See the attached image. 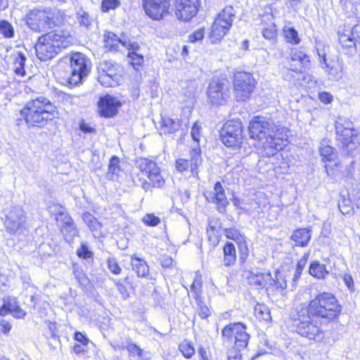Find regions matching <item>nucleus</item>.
<instances>
[{"label":"nucleus","mask_w":360,"mask_h":360,"mask_svg":"<svg viewBox=\"0 0 360 360\" xmlns=\"http://www.w3.org/2000/svg\"><path fill=\"white\" fill-rule=\"evenodd\" d=\"M255 316L260 321L269 322L271 320L270 310L264 304H257L255 307Z\"/></svg>","instance_id":"nucleus-38"},{"label":"nucleus","mask_w":360,"mask_h":360,"mask_svg":"<svg viewBox=\"0 0 360 360\" xmlns=\"http://www.w3.org/2000/svg\"><path fill=\"white\" fill-rule=\"evenodd\" d=\"M305 308L311 316L319 321L320 324L334 321L342 311V306L338 300L329 292L316 294Z\"/></svg>","instance_id":"nucleus-2"},{"label":"nucleus","mask_w":360,"mask_h":360,"mask_svg":"<svg viewBox=\"0 0 360 360\" xmlns=\"http://www.w3.org/2000/svg\"><path fill=\"white\" fill-rule=\"evenodd\" d=\"M0 34L4 37L12 38L14 36V28L7 20H0Z\"/></svg>","instance_id":"nucleus-47"},{"label":"nucleus","mask_w":360,"mask_h":360,"mask_svg":"<svg viewBox=\"0 0 360 360\" xmlns=\"http://www.w3.org/2000/svg\"><path fill=\"white\" fill-rule=\"evenodd\" d=\"M195 300L196 302L199 316L202 319L208 318L211 315L210 309L205 304L202 297H199L198 299Z\"/></svg>","instance_id":"nucleus-45"},{"label":"nucleus","mask_w":360,"mask_h":360,"mask_svg":"<svg viewBox=\"0 0 360 360\" xmlns=\"http://www.w3.org/2000/svg\"><path fill=\"white\" fill-rule=\"evenodd\" d=\"M120 171V158L117 155H112L110 159L108 167L107 179L111 181L116 180Z\"/></svg>","instance_id":"nucleus-32"},{"label":"nucleus","mask_w":360,"mask_h":360,"mask_svg":"<svg viewBox=\"0 0 360 360\" xmlns=\"http://www.w3.org/2000/svg\"><path fill=\"white\" fill-rule=\"evenodd\" d=\"M207 95L212 105H224L230 98L229 83L219 79H212L209 84Z\"/></svg>","instance_id":"nucleus-12"},{"label":"nucleus","mask_w":360,"mask_h":360,"mask_svg":"<svg viewBox=\"0 0 360 360\" xmlns=\"http://www.w3.org/2000/svg\"><path fill=\"white\" fill-rule=\"evenodd\" d=\"M223 264L232 266L236 262V250L233 243L227 241L223 248Z\"/></svg>","instance_id":"nucleus-29"},{"label":"nucleus","mask_w":360,"mask_h":360,"mask_svg":"<svg viewBox=\"0 0 360 360\" xmlns=\"http://www.w3.org/2000/svg\"><path fill=\"white\" fill-rule=\"evenodd\" d=\"M143 223L148 226H156L160 224V219L154 214H146L142 219Z\"/></svg>","instance_id":"nucleus-50"},{"label":"nucleus","mask_w":360,"mask_h":360,"mask_svg":"<svg viewBox=\"0 0 360 360\" xmlns=\"http://www.w3.org/2000/svg\"><path fill=\"white\" fill-rule=\"evenodd\" d=\"M77 255L79 257L86 259L93 257V252L89 250L88 245L83 243L77 250Z\"/></svg>","instance_id":"nucleus-52"},{"label":"nucleus","mask_w":360,"mask_h":360,"mask_svg":"<svg viewBox=\"0 0 360 360\" xmlns=\"http://www.w3.org/2000/svg\"><path fill=\"white\" fill-rule=\"evenodd\" d=\"M224 233L225 236L231 240H235L237 243L244 241V236L235 228L224 229Z\"/></svg>","instance_id":"nucleus-48"},{"label":"nucleus","mask_w":360,"mask_h":360,"mask_svg":"<svg viewBox=\"0 0 360 360\" xmlns=\"http://www.w3.org/2000/svg\"><path fill=\"white\" fill-rule=\"evenodd\" d=\"M71 76L69 78L70 84H77L86 77L89 69L86 64V58L81 53L73 54L71 58Z\"/></svg>","instance_id":"nucleus-17"},{"label":"nucleus","mask_w":360,"mask_h":360,"mask_svg":"<svg viewBox=\"0 0 360 360\" xmlns=\"http://www.w3.org/2000/svg\"><path fill=\"white\" fill-rule=\"evenodd\" d=\"M120 5L119 0H103L101 9L103 12H108L110 9H115Z\"/></svg>","instance_id":"nucleus-53"},{"label":"nucleus","mask_w":360,"mask_h":360,"mask_svg":"<svg viewBox=\"0 0 360 360\" xmlns=\"http://www.w3.org/2000/svg\"><path fill=\"white\" fill-rule=\"evenodd\" d=\"M72 273L77 282L81 285H84L88 283V278L84 274L82 268L79 265L75 264L72 266Z\"/></svg>","instance_id":"nucleus-44"},{"label":"nucleus","mask_w":360,"mask_h":360,"mask_svg":"<svg viewBox=\"0 0 360 360\" xmlns=\"http://www.w3.org/2000/svg\"><path fill=\"white\" fill-rule=\"evenodd\" d=\"M311 227L297 229L290 236V240L294 241L297 246L307 247L311 238Z\"/></svg>","instance_id":"nucleus-23"},{"label":"nucleus","mask_w":360,"mask_h":360,"mask_svg":"<svg viewBox=\"0 0 360 360\" xmlns=\"http://www.w3.org/2000/svg\"><path fill=\"white\" fill-rule=\"evenodd\" d=\"M190 156V159H177L175 162V168L180 173L191 171L193 177L199 179V167L202 162L200 148L199 147L193 148Z\"/></svg>","instance_id":"nucleus-15"},{"label":"nucleus","mask_w":360,"mask_h":360,"mask_svg":"<svg viewBox=\"0 0 360 360\" xmlns=\"http://www.w3.org/2000/svg\"><path fill=\"white\" fill-rule=\"evenodd\" d=\"M201 127L198 122H195L191 131L192 139L194 141L199 143L201 136L200 134Z\"/></svg>","instance_id":"nucleus-60"},{"label":"nucleus","mask_w":360,"mask_h":360,"mask_svg":"<svg viewBox=\"0 0 360 360\" xmlns=\"http://www.w3.org/2000/svg\"><path fill=\"white\" fill-rule=\"evenodd\" d=\"M181 121L179 119L162 117L160 128V134H171L179 129Z\"/></svg>","instance_id":"nucleus-27"},{"label":"nucleus","mask_w":360,"mask_h":360,"mask_svg":"<svg viewBox=\"0 0 360 360\" xmlns=\"http://www.w3.org/2000/svg\"><path fill=\"white\" fill-rule=\"evenodd\" d=\"M2 217L6 230L11 234L16 233L24 225L26 216L20 206H13L9 209H4Z\"/></svg>","instance_id":"nucleus-11"},{"label":"nucleus","mask_w":360,"mask_h":360,"mask_svg":"<svg viewBox=\"0 0 360 360\" xmlns=\"http://www.w3.org/2000/svg\"><path fill=\"white\" fill-rule=\"evenodd\" d=\"M60 231L64 236V239L68 243H71L74 238L78 235V231L74 222L66 225H61Z\"/></svg>","instance_id":"nucleus-37"},{"label":"nucleus","mask_w":360,"mask_h":360,"mask_svg":"<svg viewBox=\"0 0 360 360\" xmlns=\"http://www.w3.org/2000/svg\"><path fill=\"white\" fill-rule=\"evenodd\" d=\"M104 40L105 46L110 51H117L119 44L122 45V41L124 39L118 37L115 33L112 32H108L104 35Z\"/></svg>","instance_id":"nucleus-35"},{"label":"nucleus","mask_w":360,"mask_h":360,"mask_svg":"<svg viewBox=\"0 0 360 360\" xmlns=\"http://www.w3.org/2000/svg\"><path fill=\"white\" fill-rule=\"evenodd\" d=\"M56 219L58 221H61L63 223L62 225H66L74 222L72 217L68 214L65 212H59L56 217Z\"/></svg>","instance_id":"nucleus-62"},{"label":"nucleus","mask_w":360,"mask_h":360,"mask_svg":"<svg viewBox=\"0 0 360 360\" xmlns=\"http://www.w3.org/2000/svg\"><path fill=\"white\" fill-rule=\"evenodd\" d=\"M179 349L186 359L191 358L195 353V349L193 345L187 340H184L179 344Z\"/></svg>","instance_id":"nucleus-46"},{"label":"nucleus","mask_w":360,"mask_h":360,"mask_svg":"<svg viewBox=\"0 0 360 360\" xmlns=\"http://www.w3.org/2000/svg\"><path fill=\"white\" fill-rule=\"evenodd\" d=\"M65 15L54 8H37L30 10L26 15V24L32 31L45 32L63 24Z\"/></svg>","instance_id":"nucleus-6"},{"label":"nucleus","mask_w":360,"mask_h":360,"mask_svg":"<svg viewBox=\"0 0 360 360\" xmlns=\"http://www.w3.org/2000/svg\"><path fill=\"white\" fill-rule=\"evenodd\" d=\"M236 18V12L232 6H226L222 11H221L217 18L215 19L216 21L222 23L223 25L231 27L232 23Z\"/></svg>","instance_id":"nucleus-31"},{"label":"nucleus","mask_w":360,"mask_h":360,"mask_svg":"<svg viewBox=\"0 0 360 360\" xmlns=\"http://www.w3.org/2000/svg\"><path fill=\"white\" fill-rule=\"evenodd\" d=\"M72 43V37L68 31L54 30L39 37L35 44L37 58L41 61L53 58L63 49Z\"/></svg>","instance_id":"nucleus-3"},{"label":"nucleus","mask_w":360,"mask_h":360,"mask_svg":"<svg viewBox=\"0 0 360 360\" xmlns=\"http://www.w3.org/2000/svg\"><path fill=\"white\" fill-rule=\"evenodd\" d=\"M283 32L286 41L292 44H298L300 41V39L298 36L297 32L292 27L285 26L283 28Z\"/></svg>","instance_id":"nucleus-40"},{"label":"nucleus","mask_w":360,"mask_h":360,"mask_svg":"<svg viewBox=\"0 0 360 360\" xmlns=\"http://www.w3.org/2000/svg\"><path fill=\"white\" fill-rule=\"evenodd\" d=\"M75 339L77 342H80L83 346H86L89 342V340L86 337V334L81 332H76L75 333Z\"/></svg>","instance_id":"nucleus-64"},{"label":"nucleus","mask_w":360,"mask_h":360,"mask_svg":"<svg viewBox=\"0 0 360 360\" xmlns=\"http://www.w3.org/2000/svg\"><path fill=\"white\" fill-rule=\"evenodd\" d=\"M97 105L98 113L101 117L111 118L118 114L122 103L117 98L106 94L99 98Z\"/></svg>","instance_id":"nucleus-20"},{"label":"nucleus","mask_w":360,"mask_h":360,"mask_svg":"<svg viewBox=\"0 0 360 360\" xmlns=\"http://www.w3.org/2000/svg\"><path fill=\"white\" fill-rule=\"evenodd\" d=\"M230 27H227L218 21L214 20L210 33V39L212 43H217L229 32Z\"/></svg>","instance_id":"nucleus-30"},{"label":"nucleus","mask_w":360,"mask_h":360,"mask_svg":"<svg viewBox=\"0 0 360 360\" xmlns=\"http://www.w3.org/2000/svg\"><path fill=\"white\" fill-rule=\"evenodd\" d=\"M108 268L110 271L115 274L119 275L122 271V268L117 263V259L115 257H109L107 260Z\"/></svg>","instance_id":"nucleus-51"},{"label":"nucleus","mask_w":360,"mask_h":360,"mask_svg":"<svg viewBox=\"0 0 360 360\" xmlns=\"http://www.w3.org/2000/svg\"><path fill=\"white\" fill-rule=\"evenodd\" d=\"M136 165L147 176L153 187L162 188L165 185V180L160 167L154 160L146 158H139L136 160Z\"/></svg>","instance_id":"nucleus-10"},{"label":"nucleus","mask_w":360,"mask_h":360,"mask_svg":"<svg viewBox=\"0 0 360 360\" xmlns=\"http://www.w3.org/2000/svg\"><path fill=\"white\" fill-rule=\"evenodd\" d=\"M98 81L105 87L112 86L119 76V65L112 60H103L97 65Z\"/></svg>","instance_id":"nucleus-13"},{"label":"nucleus","mask_w":360,"mask_h":360,"mask_svg":"<svg viewBox=\"0 0 360 360\" xmlns=\"http://www.w3.org/2000/svg\"><path fill=\"white\" fill-rule=\"evenodd\" d=\"M330 140L323 139L320 143L319 153L323 162H331L337 157L336 150L330 144Z\"/></svg>","instance_id":"nucleus-28"},{"label":"nucleus","mask_w":360,"mask_h":360,"mask_svg":"<svg viewBox=\"0 0 360 360\" xmlns=\"http://www.w3.org/2000/svg\"><path fill=\"white\" fill-rule=\"evenodd\" d=\"M57 98L65 106H78L81 104V98L77 95H72L60 91L58 94Z\"/></svg>","instance_id":"nucleus-33"},{"label":"nucleus","mask_w":360,"mask_h":360,"mask_svg":"<svg viewBox=\"0 0 360 360\" xmlns=\"http://www.w3.org/2000/svg\"><path fill=\"white\" fill-rule=\"evenodd\" d=\"M290 58L292 61H297L300 65L297 68H308L310 65L309 57L302 51L295 49L292 50ZM297 68V66L295 67Z\"/></svg>","instance_id":"nucleus-36"},{"label":"nucleus","mask_w":360,"mask_h":360,"mask_svg":"<svg viewBox=\"0 0 360 360\" xmlns=\"http://www.w3.org/2000/svg\"><path fill=\"white\" fill-rule=\"evenodd\" d=\"M308 272L310 276L319 280H324L329 274L326 264H321L318 260H313L310 262Z\"/></svg>","instance_id":"nucleus-26"},{"label":"nucleus","mask_w":360,"mask_h":360,"mask_svg":"<svg viewBox=\"0 0 360 360\" xmlns=\"http://www.w3.org/2000/svg\"><path fill=\"white\" fill-rule=\"evenodd\" d=\"M202 278L200 275L196 274L193 281V283L191 286V290L193 293L194 299H198L199 297H202Z\"/></svg>","instance_id":"nucleus-42"},{"label":"nucleus","mask_w":360,"mask_h":360,"mask_svg":"<svg viewBox=\"0 0 360 360\" xmlns=\"http://www.w3.org/2000/svg\"><path fill=\"white\" fill-rule=\"evenodd\" d=\"M171 0H142L146 14L153 20H160L169 13Z\"/></svg>","instance_id":"nucleus-16"},{"label":"nucleus","mask_w":360,"mask_h":360,"mask_svg":"<svg viewBox=\"0 0 360 360\" xmlns=\"http://www.w3.org/2000/svg\"><path fill=\"white\" fill-rule=\"evenodd\" d=\"M77 20L80 26H83L87 29H89L93 22V19L89 16V13L83 9H79L77 12Z\"/></svg>","instance_id":"nucleus-41"},{"label":"nucleus","mask_w":360,"mask_h":360,"mask_svg":"<svg viewBox=\"0 0 360 360\" xmlns=\"http://www.w3.org/2000/svg\"><path fill=\"white\" fill-rule=\"evenodd\" d=\"M262 33L263 37L269 40H274L277 35L275 25L263 29Z\"/></svg>","instance_id":"nucleus-55"},{"label":"nucleus","mask_w":360,"mask_h":360,"mask_svg":"<svg viewBox=\"0 0 360 360\" xmlns=\"http://www.w3.org/2000/svg\"><path fill=\"white\" fill-rule=\"evenodd\" d=\"M323 60L324 66H322V68L325 69L330 80L339 81L342 79L343 75L342 64L338 59L328 62V59L323 56Z\"/></svg>","instance_id":"nucleus-22"},{"label":"nucleus","mask_w":360,"mask_h":360,"mask_svg":"<svg viewBox=\"0 0 360 360\" xmlns=\"http://www.w3.org/2000/svg\"><path fill=\"white\" fill-rule=\"evenodd\" d=\"M27 125L42 127L56 117L55 105L44 96L30 101L20 111Z\"/></svg>","instance_id":"nucleus-4"},{"label":"nucleus","mask_w":360,"mask_h":360,"mask_svg":"<svg viewBox=\"0 0 360 360\" xmlns=\"http://www.w3.org/2000/svg\"><path fill=\"white\" fill-rule=\"evenodd\" d=\"M127 57L129 58V63L132 65L134 69L139 70V67H141L143 63V56L135 51H129Z\"/></svg>","instance_id":"nucleus-43"},{"label":"nucleus","mask_w":360,"mask_h":360,"mask_svg":"<svg viewBox=\"0 0 360 360\" xmlns=\"http://www.w3.org/2000/svg\"><path fill=\"white\" fill-rule=\"evenodd\" d=\"M114 283L117 287V289L118 290L119 292L121 294L122 297L124 300L128 299L129 297V293L128 292L127 287L120 281L115 279L114 280Z\"/></svg>","instance_id":"nucleus-59"},{"label":"nucleus","mask_w":360,"mask_h":360,"mask_svg":"<svg viewBox=\"0 0 360 360\" xmlns=\"http://www.w3.org/2000/svg\"><path fill=\"white\" fill-rule=\"evenodd\" d=\"M204 195L208 202L217 205V210L219 213L224 214L226 212L229 202L220 181H217L213 190L205 192Z\"/></svg>","instance_id":"nucleus-18"},{"label":"nucleus","mask_w":360,"mask_h":360,"mask_svg":"<svg viewBox=\"0 0 360 360\" xmlns=\"http://www.w3.org/2000/svg\"><path fill=\"white\" fill-rule=\"evenodd\" d=\"M336 133L343 137L345 141L354 135L353 123L346 119L340 118L335 124Z\"/></svg>","instance_id":"nucleus-25"},{"label":"nucleus","mask_w":360,"mask_h":360,"mask_svg":"<svg viewBox=\"0 0 360 360\" xmlns=\"http://www.w3.org/2000/svg\"><path fill=\"white\" fill-rule=\"evenodd\" d=\"M242 133L241 122L236 120H229L220 130V139L226 147L237 148L242 143Z\"/></svg>","instance_id":"nucleus-8"},{"label":"nucleus","mask_w":360,"mask_h":360,"mask_svg":"<svg viewBox=\"0 0 360 360\" xmlns=\"http://www.w3.org/2000/svg\"><path fill=\"white\" fill-rule=\"evenodd\" d=\"M249 256V250L244 242L243 244H240L239 246V263L241 266L242 269H245L247 268L246 261Z\"/></svg>","instance_id":"nucleus-49"},{"label":"nucleus","mask_w":360,"mask_h":360,"mask_svg":"<svg viewBox=\"0 0 360 360\" xmlns=\"http://www.w3.org/2000/svg\"><path fill=\"white\" fill-rule=\"evenodd\" d=\"M11 313L17 319H22L26 315L25 311L15 302L13 304L11 302Z\"/></svg>","instance_id":"nucleus-56"},{"label":"nucleus","mask_w":360,"mask_h":360,"mask_svg":"<svg viewBox=\"0 0 360 360\" xmlns=\"http://www.w3.org/2000/svg\"><path fill=\"white\" fill-rule=\"evenodd\" d=\"M200 0H176L175 15L183 21H189L196 15Z\"/></svg>","instance_id":"nucleus-19"},{"label":"nucleus","mask_w":360,"mask_h":360,"mask_svg":"<svg viewBox=\"0 0 360 360\" xmlns=\"http://www.w3.org/2000/svg\"><path fill=\"white\" fill-rule=\"evenodd\" d=\"M127 349L129 353L132 354H136L139 356H141L143 352V350L139 347L131 342L128 344Z\"/></svg>","instance_id":"nucleus-63"},{"label":"nucleus","mask_w":360,"mask_h":360,"mask_svg":"<svg viewBox=\"0 0 360 360\" xmlns=\"http://www.w3.org/2000/svg\"><path fill=\"white\" fill-rule=\"evenodd\" d=\"M246 278L248 283L255 286L257 289L266 288L269 284V281H271V275L270 273L254 274L252 271H248Z\"/></svg>","instance_id":"nucleus-24"},{"label":"nucleus","mask_w":360,"mask_h":360,"mask_svg":"<svg viewBox=\"0 0 360 360\" xmlns=\"http://www.w3.org/2000/svg\"><path fill=\"white\" fill-rule=\"evenodd\" d=\"M248 129L250 138L258 141L264 156H274L288 143V130L276 126L269 117H253Z\"/></svg>","instance_id":"nucleus-1"},{"label":"nucleus","mask_w":360,"mask_h":360,"mask_svg":"<svg viewBox=\"0 0 360 360\" xmlns=\"http://www.w3.org/2000/svg\"><path fill=\"white\" fill-rule=\"evenodd\" d=\"M130 264L132 271L135 272L139 278H146L150 281H155L156 274L150 272L149 266L144 259L139 257L136 254L130 256Z\"/></svg>","instance_id":"nucleus-21"},{"label":"nucleus","mask_w":360,"mask_h":360,"mask_svg":"<svg viewBox=\"0 0 360 360\" xmlns=\"http://www.w3.org/2000/svg\"><path fill=\"white\" fill-rule=\"evenodd\" d=\"M256 81L252 74L238 72L233 76V89L238 101H245L253 92Z\"/></svg>","instance_id":"nucleus-9"},{"label":"nucleus","mask_w":360,"mask_h":360,"mask_svg":"<svg viewBox=\"0 0 360 360\" xmlns=\"http://www.w3.org/2000/svg\"><path fill=\"white\" fill-rule=\"evenodd\" d=\"M339 43L342 51L353 56L357 51V44L360 45V24L354 25L351 30H346L342 34L339 33Z\"/></svg>","instance_id":"nucleus-14"},{"label":"nucleus","mask_w":360,"mask_h":360,"mask_svg":"<svg viewBox=\"0 0 360 360\" xmlns=\"http://www.w3.org/2000/svg\"><path fill=\"white\" fill-rule=\"evenodd\" d=\"M83 221L91 231H98L101 228V224L89 212H85L82 216Z\"/></svg>","instance_id":"nucleus-39"},{"label":"nucleus","mask_w":360,"mask_h":360,"mask_svg":"<svg viewBox=\"0 0 360 360\" xmlns=\"http://www.w3.org/2000/svg\"><path fill=\"white\" fill-rule=\"evenodd\" d=\"M292 72L296 73H301L302 70L300 68H293L292 65H290V68H287L283 72V77L285 80L291 81L294 80V75H292Z\"/></svg>","instance_id":"nucleus-58"},{"label":"nucleus","mask_w":360,"mask_h":360,"mask_svg":"<svg viewBox=\"0 0 360 360\" xmlns=\"http://www.w3.org/2000/svg\"><path fill=\"white\" fill-rule=\"evenodd\" d=\"M221 335L224 344L231 345L233 342L234 348L238 350L246 348L250 338L246 326L241 322L226 325L221 330Z\"/></svg>","instance_id":"nucleus-7"},{"label":"nucleus","mask_w":360,"mask_h":360,"mask_svg":"<svg viewBox=\"0 0 360 360\" xmlns=\"http://www.w3.org/2000/svg\"><path fill=\"white\" fill-rule=\"evenodd\" d=\"M291 328L300 335L321 342L324 339V331L321 329L315 316H311L305 307L297 308L295 312L291 314Z\"/></svg>","instance_id":"nucleus-5"},{"label":"nucleus","mask_w":360,"mask_h":360,"mask_svg":"<svg viewBox=\"0 0 360 360\" xmlns=\"http://www.w3.org/2000/svg\"><path fill=\"white\" fill-rule=\"evenodd\" d=\"M27 58L22 52H17L14 54L13 70L19 76L25 75V64Z\"/></svg>","instance_id":"nucleus-34"},{"label":"nucleus","mask_w":360,"mask_h":360,"mask_svg":"<svg viewBox=\"0 0 360 360\" xmlns=\"http://www.w3.org/2000/svg\"><path fill=\"white\" fill-rule=\"evenodd\" d=\"M204 35L205 29L199 28L189 35L188 40L190 42L195 43L202 40L204 38Z\"/></svg>","instance_id":"nucleus-57"},{"label":"nucleus","mask_w":360,"mask_h":360,"mask_svg":"<svg viewBox=\"0 0 360 360\" xmlns=\"http://www.w3.org/2000/svg\"><path fill=\"white\" fill-rule=\"evenodd\" d=\"M269 285L274 287L276 290L281 292L287 288L286 281L284 279L280 278L274 279L271 277V281H269Z\"/></svg>","instance_id":"nucleus-54"},{"label":"nucleus","mask_w":360,"mask_h":360,"mask_svg":"<svg viewBox=\"0 0 360 360\" xmlns=\"http://www.w3.org/2000/svg\"><path fill=\"white\" fill-rule=\"evenodd\" d=\"M122 46L125 47L129 51H138L140 49L139 45L136 42H131L129 39H124L122 41Z\"/></svg>","instance_id":"nucleus-61"}]
</instances>
